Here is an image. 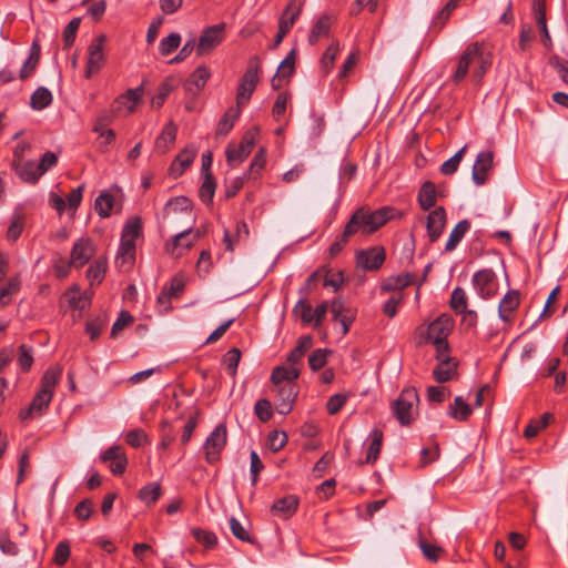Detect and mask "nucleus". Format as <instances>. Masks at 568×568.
I'll return each instance as SVG.
<instances>
[{
    "label": "nucleus",
    "mask_w": 568,
    "mask_h": 568,
    "mask_svg": "<svg viewBox=\"0 0 568 568\" xmlns=\"http://www.w3.org/2000/svg\"><path fill=\"white\" fill-rule=\"evenodd\" d=\"M61 375L62 367L59 365L50 366L44 372L40 379V387L31 403L19 412V418L21 422L42 416L48 410Z\"/></svg>",
    "instance_id": "nucleus-1"
},
{
    "label": "nucleus",
    "mask_w": 568,
    "mask_h": 568,
    "mask_svg": "<svg viewBox=\"0 0 568 568\" xmlns=\"http://www.w3.org/2000/svg\"><path fill=\"white\" fill-rule=\"evenodd\" d=\"M261 69V59L258 55H253L250 58L247 63V69L242 75L240 80V84L236 91V104L239 106H244L251 99L254 93L256 85L258 83V72Z\"/></svg>",
    "instance_id": "nucleus-2"
},
{
    "label": "nucleus",
    "mask_w": 568,
    "mask_h": 568,
    "mask_svg": "<svg viewBox=\"0 0 568 568\" xmlns=\"http://www.w3.org/2000/svg\"><path fill=\"white\" fill-rule=\"evenodd\" d=\"M419 402L417 389L405 387L393 403V413L402 426H409L414 420V409Z\"/></svg>",
    "instance_id": "nucleus-3"
},
{
    "label": "nucleus",
    "mask_w": 568,
    "mask_h": 568,
    "mask_svg": "<svg viewBox=\"0 0 568 568\" xmlns=\"http://www.w3.org/2000/svg\"><path fill=\"white\" fill-rule=\"evenodd\" d=\"M362 210V220L364 222V235H369L377 231L379 227L385 225L388 221L395 219L402 214L393 206H383L375 211H369L366 207H359Z\"/></svg>",
    "instance_id": "nucleus-4"
},
{
    "label": "nucleus",
    "mask_w": 568,
    "mask_h": 568,
    "mask_svg": "<svg viewBox=\"0 0 568 568\" xmlns=\"http://www.w3.org/2000/svg\"><path fill=\"white\" fill-rule=\"evenodd\" d=\"M106 42L105 34L95 37L88 47V59L85 64L84 77L91 79L98 74L105 64L104 44Z\"/></svg>",
    "instance_id": "nucleus-5"
},
{
    "label": "nucleus",
    "mask_w": 568,
    "mask_h": 568,
    "mask_svg": "<svg viewBox=\"0 0 568 568\" xmlns=\"http://www.w3.org/2000/svg\"><path fill=\"white\" fill-rule=\"evenodd\" d=\"M225 36V23H219L205 28L199 39L195 47L197 57H204L212 52L224 39Z\"/></svg>",
    "instance_id": "nucleus-6"
},
{
    "label": "nucleus",
    "mask_w": 568,
    "mask_h": 568,
    "mask_svg": "<svg viewBox=\"0 0 568 568\" xmlns=\"http://www.w3.org/2000/svg\"><path fill=\"white\" fill-rule=\"evenodd\" d=\"M227 430L224 424H219L206 438L204 444L205 459L209 464L220 460L221 452L226 445Z\"/></svg>",
    "instance_id": "nucleus-7"
},
{
    "label": "nucleus",
    "mask_w": 568,
    "mask_h": 568,
    "mask_svg": "<svg viewBox=\"0 0 568 568\" xmlns=\"http://www.w3.org/2000/svg\"><path fill=\"white\" fill-rule=\"evenodd\" d=\"M255 145V133L247 131L242 136L239 145L229 144L225 151L229 165L233 166L242 163L253 151Z\"/></svg>",
    "instance_id": "nucleus-8"
},
{
    "label": "nucleus",
    "mask_w": 568,
    "mask_h": 568,
    "mask_svg": "<svg viewBox=\"0 0 568 568\" xmlns=\"http://www.w3.org/2000/svg\"><path fill=\"white\" fill-rule=\"evenodd\" d=\"M473 285L478 295L484 300L491 298L498 291L496 274L490 268H484L476 272L473 276Z\"/></svg>",
    "instance_id": "nucleus-9"
},
{
    "label": "nucleus",
    "mask_w": 568,
    "mask_h": 568,
    "mask_svg": "<svg viewBox=\"0 0 568 568\" xmlns=\"http://www.w3.org/2000/svg\"><path fill=\"white\" fill-rule=\"evenodd\" d=\"M95 247L91 239H79L71 250L70 260L65 265L80 268L84 266L94 255Z\"/></svg>",
    "instance_id": "nucleus-10"
},
{
    "label": "nucleus",
    "mask_w": 568,
    "mask_h": 568,
    "mask_svg": "<svg viewBox=\"0 0 568 568\" xmlns=\"http://www.w3.org/2000/svg\"><path fill=\"white\" fill-rule=\"evenodd\" d=\"M476 57H480V44L478 42L467 45L465 51L460 54L456 70L452 77L454 83L458 84L467 77L469 67L476 61Z\"/></svg>",
    "instance_id": "nucleus-11"
},
{
    "label": "nucleus",
    "mask_w": 568,
    "mask_h": 568,
    "mask_svg": "<svg viewBox=\"0 0 568 568\" xmlns=\"http://www.w3.org/2000/svg\"><path fill=\"white\" fill-rule=\"evenodd\" d=\"M386 254L382 246H374L368 250H362L356 253L357 266L365 271H377L385 262Z\"/></svg>",
    "instance_id": "nucleus-12"
},
{
    "label": "nucleus",
    "mask_w": 568,
    "mask_h": 568,
    "mask_svg": "<svg viewBox=\"0 0 568 568\" xmlns=\"http://www.w3.org/2000/svg\"><path fill=\"white\" fill-rule=\"evenodd\" d=\"M276 387V410L281 415H287L292 412L298 395L297 385L295 383H285Z\"/></svg>",
    "instance_id": "nucleus-13"
},
{
    "label": "nucleus",
    "mask_w": 568,
    "mask_h": 568,
    "mask_svg": "<svg viewBox=\"0 0 568 568\" xmlns=\"http://www.w3.org/2000/svg\"><path fill=\"white\" fill-rule=\"evenodd\" d=\"M101 462L109 464V469L114 476H121L128 466V457L119 445L109 447L101 454Z\"/></svg>",
    "instance_id": "nucleus-14"
},
{
    "label": "nucleus",
    "mask_w": 568,
    "mask_h": 568,
    "mask_svg": "<svg viewBox=\"0 0 568 568\" xmlns=\"http://www.w3.org/2000/svg\"><path fill=\"white\" fill-rule=\"evenodd\" d=\"M333 320L339 322L343 326V335L349 332L351 325L356 318V311L347 306L343 298H334L329 306Z\"/></svg>",
    "instance_id": "nucleus-15"
},
{
    "label": "nucleus",
    "mask_w": 568,
    "mask_h": 568,
    "mask_svg": "<svg viewBox=\"0 0 568 568\" xmlns=\"http://www.w3.org/2000/svg\"><path fill=\"white\" fill-rule=\"evenodd\" d=\"M453 321L447 315H442L433 321L426 331V341L433 344H440L443 341H447V337L452 331Z\"/></svg>",
    "instance_id": "nucleus-16"
},
{
    "label": "nucleus",
    "mask_w": 568,
    "mask_h": 568,
    "mask_svg": "<svg viewBox=\"0 0 568 568\" xmlns=\"http://www.w3.org/2000/svg\"><path fill=\"white\" fill-rule=\"evenodd\" d=\"M446 222V210L443 206H437L429 212L427 215L426 229L430 243H435L442 236Z\"/></svg>",
    "instance_id": "nucleus-17"
},
{
    "label": "nucleus",
    "mask_w": 568,
    "mask_h": 568,
    "mask_svg": "<svg viewBox=\"0 0 568 568\" xmlns=\"http://www.w3.org/2000/svg\"><path fill=\"white\" fill-rule=\"evenodd\" d=\"M494 153L481 151L478 153L473 166L471 178L476 185H483L487 181V173L493 169Z\"/></svg>",
    "instance_id": "nucleus-18"
},
{
    "label": "nucleus",
    "mask_w": 568,
    "mask_h": 568,
    "mask_svg": "<svg viewBox=\"0 0 568 568\" xmlns=\"http://www.w3.org/2000/svg\"><path fill=\"white\" fill-rule=\"evenodd\" d=\"M520 305V292L517 290L508 291L501 298L498 306V316L504 322H510L513 320L514 312Z\"/></svg>",
    "instance_id": "nucleus-19"
},
{
    "label": "nucleus",
    "mask_w": 568,
    "mask_h": 568,
    "mask_svg": "<svg viewBox=\"0 0 568 568\" xmlns=\"http://www.w3.org/2000/svg\"><path fill=\"white\" fill-rule=\"evenodd\" d=\"M300 499L295 495H287L274 501L271 507L273 515L284 519L292 517L298 508Z\"/></svg>",
    "instance_id": "nucleus-20"
},
{
    "label": "nucleus",
    "mask_w": 568,
    "mask_h": 568,
    "mask_svg": "<svg viewBox=\"0 0 568 568\" xmlns=\"http://www.w3.org/2000/svg\"><path fill=\"white\" fill-rule=\"evenodd\" d=\"M143 95V85L135 89H129L125 93L120 94L115 100V111H120L121 106H126L128 113H132L135 110L138 103L141 102Z\"/></svg>",
    "instance_id": "nucleus-21"
},
{
    "label": "nucleus",
    "mask_w": 568,
    "mask_h": 568,
    "mask_svg": "<svg viewBox=\"0 0 568 568\" xmlns=\"http://www.w3.org/2000/svg\"><path fill=\"white\" fill-rule=\"evenodd\" d=\"M301 12L302 3L297 0H291L278 19V28L290 32Z\"/></svg>",
    "instance_id": "nucleus-22"
},
{
    "label": "nucleus",
    "mask_w": 568,
    "mask_h": 568,
    "mask_svg": "<svg viewBox=\"0 0 568 568\" xmlns=\"http://www.w3.org/2000/svg\"><path fill=\"white\" fill-rule=\"evenodd\" d=\"M194 158L195 151L193 149L185 148L182 150L171 163L169 169L170 174L174 178L181 176L192 164Z\"/></svg>",
    "instance_id": "nucleus-23"
},
{
    "label": "nucleus",
    "mask_w": 568,
    "mask_h": 568,
    "mask_svg": "<svg viewBox=\"0 0 568 568\" xmlns=\"http://www.w3.org/2000/svg\"><path fill=\"white\" fill-rule=\"evenodd\" d=\"M176 132L178 128L172 121L166 123L155 140V150L162 154L166 153L175 142Z\"/></svg>",
    "instance_id": "nucleus-24"
},
{
    "label": "nucleus",
    "mask_w": 568,
    "mask_h": 568,
    "mask_svg": "<svg viewBox=\"0 0 568 568\" xmlns=\"http://www.w3.org/2000/svg\"><path fill=\"white\" fill-rule=\"evenodd\" d=\"M211 78V71L204 64L199 65L189 77V79L184 82V89L187 92H193V88L195 87V91L202 90L207 80Z\"/></svg>",
    "instance_id": "nucleus-25"
},
{
    "label": "nucleus",
    "mask_w": 568,
    "mask_h": 568,
    "mask_svg": "<svg viewBox=\"0 0 568 568\" xmlns=\"http://www.w3.org/2000/svg\"><path fill=\"white\" fill-rule=\"evenodd\" d=\"M17 175L26 183L34 184L40 179L38 164L33 161H22L17 164H11Z\"/></svg>",
    "instance_id": "nucleus-26"
},
{
    "label": "nucleus",
    "mask_w": 568,
    "mask_h": 568,
    "mask_svg": "<svg viewBox=\"0 0 568 568\" xmlns=\"http://www.w3.org/2000/svg\"><path fill=\"white\" fill-rule=\"evenodd\" d=\"M372 442L368 446L365 460H359L357 464L363 466L365 464H375L379 457L383 442V432L378 428L372 430L369 435Z\"/></svg>",
    "instance_id": "nucleus-27"
},
{
    "label": "nucleus",
    "mask_w": 568,
    "mask_h": 568,
    "mask_svg": "<svg viewBox=\"0 0 568 568\" xmlns=\"http://www.w3.org/2000/svg\"><path fill=\"white\" fill-rule=\"evenodd\" d=\"M40 54H41V47L38 40H34L30 48V54L29 58L23 63L19 78L21 80L28 79L36 70L39 61H40Z\"/></svg>",
    "instance_id": "nucleus-28"
},
{
    "label": "nucleus",
    "mask_w": 568,
    "mask_h": 568,
    "mask_svg": "<svg viewBox=\"0 0 568 568\" xmlns=\"http://www.w3.org/2000/svg\"><path fill=\"white\" fill-rule=\"evenodd\" d=\"M300 376V369L291 366H276L272 371L271 382L275 386L284 385L283 383H295Z\"/></svg>",
    "instance_id": "nucleus-29"
},
{
    "label": "nucleus",
    "mask_w": 568,
    "mask_h": 568,
    "mask_svg": "<svg viewBox=\"0 0 568 568\" xmlns=\"http://www.w3.org/2000/svg\"><path fill=\"white\" fill-rule=\"evenodd\" d=\"M331 27L332 18L328 14L321 16L312 27V30L308 34V43L314 45L321 38L327 37L329 34Z\"/></svg>",
    "instance_id": "nucleus-30"
},
{
    "label": "nucleus",
    "mask_w": 568,
    "mask_h": 568,
    "mask_svg": "<svg viewBox=\"0 0 568 568\" xmlns=\"http://www.w3.org/2000/svg\"><path fill=\"white\" fill-rule=\"evenodd\" d=\"M242 112V106H232L225 111L216 128V135H226L233 129L235 121Z\"/></svg>",
    "instance_id": "nucleus-31"
},
{
    "label": "nucleus",
    "mask_w": 568,
    "mask_h": 568,
    "mask_svg": "<svg viewBox=\"0 0 568 568\" xmlns=\"http://www.w3.org/2000/svg\"><path fill=\"white\" fill-rule=\"evenodd\" d=\"M436 185L426 181L423 183L419 192H418V203L422 210L428 211L436 204Z\"/></svg>",
    "instance_id": "nucleus-32"
},
{
    "label": "nucleus",
    "mask_w": 568,
    "mask_h": 568,
    "mask_svg": "<svg viewBox=\"0 0 568 568\" xmlns=\"http://www.w3.org/2000/svg\"><path fill=\"white\" fill-rule=\"evenodd\" d=\"M415 281L413 273L399 274L397 276H390L382 284V288L386 292H399L403 288L409 286Z\"/></svg>",
    "instance_id": "nucleus-33"
},
{
    "label": "nucleus",
    "mask_w": 568,
    "mask_h": 568,
    "mask_svg": "<svg viewBox=\"0 0 568 568\" xmlns=\"http://www.w3.org/2000/svg\"><path fill=\"white\" fill-rule=\"evenodd\" d=\"M135 260V242H132L131 240H122L121 244L116 254V264L120 267H123L124 265L131 266L134 263Z\"/></svg>",
    "instance_id": "nucleus-34"
},
{
    "label": "nucleus",
    "mask_w": 568,
    "mask_h": 568,
    "mask_svg": "<svg viewBox=\"0 0 568 568\" xmlns=\"http://www.w3.org/2000/svg\"><path fill=\"white\" fill-rule=\"evenodd\" d=\"M473 413L470 405H468L462 396H457L454 399L453 405L449 406L448 415L457 420H467Z\"/></svg>",
    "instance_id": "nucleus-35"
},
{
    "label": "nucleus",
    "mask_w": 568,
    "mask_h": 568,
    "mask_svg": "<svg viewBox=\"0 0 568 568\" xmlns=\"http://www.w3.org/2000/svg\"><path fill=\"white\" fill-rule=\"evenodd\" d=\"M113 206L114 196L106 191L101 192L94 201V210L102 219H106L111 215Z\"/></svg>",
    "instance_id": "nucleus-36"
},
{
    "label": "nucleus",
    "mask_w": 568,
    "mask_h": 568,
    "mask_svg": "<svg viewBox=\"0 0 568 568\" xmlns=\"http://www.w3.org/2000/svg\"><path fill=\"white\" fill-rule=\"evenodd\" d=\"M470 229V222L468 220H463L457 223L454 230L450 232L448 241L446 243L445 250L450 252L456 248L458 243L463 240L465 234Z\"/></svg>",
    "instance_id": "nucleus-37"
},
{
    "label": "nucleus",
    "mask_w": 568,
    "mask_h": 568,
    "mask_svg": "<svg viewBox=\"0 0 568 568\" xmlns=\"http://www.w3.org/2000/svg\"><path fill=\"white\" fill-rule=\"evenodd\" d=\"M162 488L159 483H151L143 486L138 494L140 500H142L145 505L151 506L154 505L159 498L161 497Z\"/></svg>",
    "instance_id": "nucleus-38"
},
{
    "label": "nucleus",
    "mask_w": 568,
    "mask_h": 568,
    "mask_svg": "<svg viewBox=\"0 0 568 568\" xmlns=\"http://www.w3.org/2000/svg\"><path fill=\"white\" fill-rule=\"evenodd\" d=\"M457 363L449 361H442L433 371V376L437 383L448 382L456 373Z\"/></svg>",
    "instance_id": "nucleus-39"
},
{
    "label": "nucleus",
    "mask_w": 568,
    "mask_h": 568,
    "mask_svg": "<svg viewBox=\"0 0 568 568\" xmlns=\"http://www.w3.org/2000/svg\"><path fill=\"white\" fill-rule=\"evenodd\" d=\"M174 81L172 78H166L158 88L156 94L151 100V106L159 109L161 108L169 94L174 90Z\"/></svg>",
    "instance_id": "nucleus-40"
},
{
    "label": "nucleus",
    "mask_w": 568,
    "mask_h": 568,
    "mask_svg": "<svg viewBox=\"0 0 568 568\" xmlns=\"http://www.w3.org/2000/svg\"><path fill=\"white\" fill-rule=\"evenodd\" d=\"M142 234V221L139 216L131 217L126 221L122 230V240H131L135 242V239Z\"/></svg>",
    "instance_id": "nucleus-41"
},
{
    "label": "nucleus",
    "mask_w": 568,
    "mask_h": 568,
    "mask_svg": "<svg viewBox=\"0 0 568 568\" xmlns=\"http://www.w3.org/2000/svg\"><path fill=\"white\" fill-rule=\"evenodd\" d=\"M52 102V94L50 90L44 87L38 88L31 95L30 105L34 110H42L50 105Z\"/></svg>",
    "instance_id": "nucleus-42"
},
{
    "label": "nucleus",
    "mask_w": 568,
    "mask_h": 568,
    "mask_svg": "<svg viewBox=\"0 0 568 568\" xmlns=\"http://www.w3.org/2000/svg\"><path fill=\"white\" fill-rule=\"evenodd\" d=\"M362 217V210H356L352 214L342 233L344 237L349 240L353 235H355L358 232H362L364 234V222Z\"/></svg>",
    "instance_id": "nucleus-43"
},
{
    "label": "nucleus",
    "mask_w": 568,
    "mask_h": 568,
    "mask_svg": "<svg viewBox=\"0 0 568 568\" xmlns=\"http://www.w3.org/2000/svg\"><path fill=\"white\" fill-rule=\"evenodd\" d=\"M216 182L212 173H207L204 176V180L199 190V196L202 202L210 204L213 201V196L215 194Z\"/></svg>",
    "instance_id": "nucleus-44"
},
{
    "label": "nucleus",
    "mask_w": 568,
    "mask_h": 568,
    "mask_svg": "<svg viewBox=\"0 0 568 568\" xmlns=\"http://www.w3.org/2000/svg\"><path fill=\"white\" fill-rule=\"evenodd\" d=\"M106 260L105 258H98L95 260L88 268L87 276L90 280L91 285L93 283H101L104 278V274L106 272Z\"/></svg>",
    "instance_id": "nucleus-45"
},
{
    "label": "nucleus",
    "mask_w": 568,
    "mask_h": 568,
    "mask_svg": "<svg viewBox=\"0 0 568 568\" xmlns=\"http://www.w3.org/2000/svg\"><path fill=\"white\" fill-rule=\"evenodd\" d=\"M20 290V280L18 276L12 277L8 281V283L0 288V308L9 305L11 303V297L13 294L18 293Z\"/></svg>",
    "instance_id": "nucleus-46"
},
{
    "label": "nucleus",
    "mask_w": 568,
    "mask_h": 568,
    "mask_svg": "<svg viewBox=\"0 0 568 568\" xmlns=\"http://www.w3.org/2000/svg\"><path fill=\"white\" fill-rule=\"evenodd\" d=\"M65 297L68 298V303L72 308H78L80 311L85 310L90 306V298L80 293L78 287H72L65 293Z\"/></svg>",
    "instance_id": "nucleus-47"
},
{
    "label": "nucleus",
    "mask_w": 568,
    "mask_h": 568,
    "mask_svg": "<svg viewBox=\"0 0 568 568\" xmlns=\"http://www.w3.org/2000/svg\"><path fill=\"white\" fill-rule=\"evenodd\" d=\"M80 24L81 18H73L64 28L62 32L63 50H69L73 45Z\"/></svg>",
    "instance_id": "nucleus-48"
},
{
    "label": "nucleus",
    "mask_w": 568,
    "mask_h": 568,
    "mask_svg": "<svg viewBox=\"0 0 568 568\" xmlns=\"http://www.w3.org/2000/svg\"><path fill=\"white\" fill-rule=\"evenodd\" d=\"M24 227V216L21 213H14L11 223L7 231V239L11 242H16Z\"/></svg>",
    "instance_id": "nucleus-49"
},
{
    "label": "nucleus",
    "mask_w": 568,
    "mask_h": 568,
    "mask_svg": "<svg viewBox=\"0 0 568 568\" xmlns=\"http://www.w3.org/2000/svg\"><path fill=\"white\" fill-rule=\"evenodd\" d=\"M191 233L192 229H187L174 235L171 243V252H174V250L180 246L186 250L191 248L195 244L191 237ZM166 248L170 250V244H166Z\"/></svg>",
    "instance_id": "nucleus-50"
},
{
    "label": "nucleus",
    "mask_w": 568,
    "mask_h": 568,
    "mask_svg": "<svg viewBox=\"0 0 568 568\" xmlns=\"http://www.w3.org/2000/svg\"><path fill=\"white\" fill-rule=\"evenodd\" d=\"M331 354L329 349L317 348L308 356L310 368L314 372L323 368L327 363V355Z\"/></svg>",
    "instance_id": "nucleus-51"
},
{
    "label": "nucleus",
    "mask_w": 568,
    "mask_h": 568,
    "mask_svg": "<svg viewBox=\"0 0 568 568\" xmlns=\"http://www.w3.org/2000/svg\"><path fill=\"white\" fill-rule=\"evenodd\" d=\"M449 304L456 313L462 314L467 311V297L462 287H456L453 291Z\"/></svg>",
    "instance_id": "nucleus-52"
},
{
    "label": "nucleus",
    "mask_w": 568,
    "mask_h": 568,
    "mask_svg": "<svg viewBox=\"0 0 568 568\" xmlns=\"http://www.w3.org/2000/svg\"><path fill=\"white\" fill-rule=\"evenodd\" d=\"M165 211L169 213L173 212H187L189 214L192 212V202L186 196H176L171 199L165 206Z\"/></svg>",
    "instance_id": "nucleus-53"
},
{
    "label": "nucleus",
    "mask_w": 568,
    "mask_h": 568,
    "mask_svg": "<svg viewBox=\"0 0 568 568\" xmlns=\"http://www.w3.org/2000/svg\"><path fill=\"white\" fill-rule=\"evenodd\" d=\"M181 44V36L176 32H171L166 38L161 40L160 52L162 55H169L175 51Z\"/></svg>",
    "instance_id": "nucleus-54"
},
{
    "label": "nucleus",
    "mask_w": 568,
    "mask_h": 568,
    "mask_svg": "<svg viewBox=\"0 0 568 568\" xmlns=\"http://www.w3.org/2000/svg\"><path fill=\"white\" fill-rule=\"evenodd\" d=\"M18 351H19L18 365L22 372L27 373L31 369V367L33 365L32 348L24 344H21L19 346Z\"/></svg>",
    "instance_id": "nucleus-55"
},
{
    "label": "nucleus",
    "mask_w": 568,
    "mask_h": 568,
    "mask_svg": "<svg viewBox=\"0 0 568 568\" xmlns=\"http://www.w3.org/2000/svg\"><path fill=\"white\" fill-rule=\"evenodd\" d=\"M293 313L301 317L303 324L307 325L314 322L313 308L305 300H300L295 305Z\"/></svg>",
    "instance_id": "nucleus-56"
},
{
    "label": "nucleus",
    "mask_w": 568,
    "mask_h": 568,
    "mask_svg": "<svg viewBox=\"0 0 568 568\" xmlns=\"http://www.w3.org/2000/svg\"><path fill=\"white\" fill-rule=\"evenodd\" d=\"M241 361V351L236 347L231 348L225 355L223 362L232 377H235L239 363Z\"/></svg>",
    "instance_id": "nucleus-57"
},
{
    "label": "nucleus",
    "mask_w": 568,
    "mask_h": 568,
    "mask_svg": "<svg viewBox=\"0 0 568 568\" xmlns=\"http://www.w3.org/2000/svg\"><path fill=\"white\" fill-rule=\"evenodd\" d=\"M287 434L283 430H272L268 434L267 442L272 452L281 450L287 444Z\"/></svg>",
    "instance_id": "nucleus-58"
},
{
    "label": "nucleus",
    "mask_w": 568,
    "mask_h": 568,
    "mask_svg": "<svg viewBox=\"0 0 568 568\" xmlns=\"http://www.w3.org/2000/svg\"><path fill=\"white\" fill-rule=\"evenodd\" d=\"M192 535L199 541L202 544L205 548H213L217 544V538L215 534L201 529V528H193Z\"/></svg>",
    "instance_id": "nucleus-59"
},
{
    "label": "nucleus",
    "mask_w": 568,
    "mask_h": 568,
    "mask_svg": "<svg viewBox=\"0 0 568 568\" xmlns=\"http://www.w3.org/2000/svg\"><path fill=\"white\" fill-rule=\"evenodd\" d=\"M106 320L104 316H98L85 323V333L90 335L92 341L97 339L105 326Z\"/></svg>",
    "instance_id": "nucleus-60"
},
{
    "label": "nucleus",
    "mask_w": 568,
    "mask_h": 568,
    "mask_svg": "<svg viewBox=\"0 0 568 568\" xmlns=\"http://www.w3.org/2000/svg\"><path fill=\"white\" fill-rule=\"evenodd\" d=\"M254 412L261 422H268L273 416L271 402L265 398L258 399L255 403Z\"/></svg>",
    "instance_id": "nucleus-61"
},
{
    "label": "nucleus",
    "mask_w": 568,
    "mask_h": 568,
    "mask_svg": "<svg viewBox=\"0 0 568 568\" xmlns=\"http://www.w3.org/2000/svg\"><path fill=\"white\" fill-rule=\"evenodd\" d=\"M230 529L232 534L240 539L241 541L254 544V538L250 535V532L243 527V525L234 517L230 519Z\"/></svg>",
    "instance_id": "nucleus-62"
},
{
    "label": "nucleus",
    "mask_w": 568,
    "mask_h": 568,
    "mask_svg": "<svg viewBox=\"0 0 568 568\" xmlns=\"http://www.w3.org/2000/svg\"><path fill=\"white\" fill-rule=\"evenodd\" d=\"M338 51H339V44H338V42H335V43H332L323 53L321 62H322V67L326 73H328L331 71V69L333 68Z\"/></svg>",
    "instance_id": "nucleus-63"
},
{
    "label": "nucleus",
    "mask_w": 568,
    "mask_h": 568,
    "mask_svg": "<svg viewBox=\"0 0 568 568\" xmlns=\"http://www.w3.org/2000/svg\"><path fill=\"white\" fill-rule=\"evenodd\" d=\"M134 318L128 311H121L119 317L113 323L111 328V337H116L118 334L128 325L133 323Z\"/></svg>",
    "instance_id": "nucleus-64"
}]
</instances>
